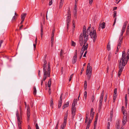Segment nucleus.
Returning <instances> with one entry per match:
<instances>
[{"label":"nucleus","instance_id":"nucleus-1","mask_svg":"<svg viewBox=\"0 0 129 129\" xmlns=\"http://www.w3.org/2000/svg\"><path fill=\"white\" fill-rule=\"evenodd\" d=\"M129 59V57L128 56H126L125 51L122 52V55L121 58L119 61V70L118 72V76L121 75L122 72L124 68V67L126 64Z\"/></svg>","mask_w":129,"mask_h":129},{"label":"nucleus","instance_id":"nucleus-2","mask_svg":"<svg viewBox=\"0 0 129 129\" xmlns=\"http://www.w3.org/2000/svg\"><path fill=\"white\" fill-rule=\"evenodd\" d=\"M86 30H83V33H81L79 38V42L81 46L84 44H85L88 39V36L86 35Z\"/></svg>","mask_w":129,"mask_h":129},{"label":"nucleus","instance_id":"nucleus-3","mask_svg":"<svg viewBox=\"0 0 129 129\" xmlns=\"http://www.w3.org/2000/svg\"><path fill=\"white\" fill-rule=\"evenodd\" d=\"M47 72H44V77L43 81H44L47 78V76L48 77H49L50 73V62L48 64Z\"/></svg>","mask_w":129,"mask_h":129},{"label":"nucleus","instance_id":"nucleus-4","mask_svg":"<svg viewBox=\"0 0 129 129\" xmlns=\"http://www.w3.org/2000/svg\"><path fill=\"white\" fill-rule=\"evenodd\" d=\"M92 67L90 66V64L88 63L87 64V67L86 69V75H88V78L89 79L91 74Z\"/></svg>","mask_w":129,"mask_h":129},{"label":"nucleus","instance_id":"nucleus-5","mask_svg":"<svg viewBox=\"0 0 129 129\" xmlns=\"http://www.w3.org/2000/svg\"><path fill=\"white\" fill-rule=\"evenodd\" d=\"M90 36L91 38H92L93 41L94 42L95 41L96 39L97 38V35L96 31L95 30H93V31L90 32Z\"/></svg>","mask_w":129,"mask_h":129},{"label":"nucleus","instance_id":"nucleus-6","mask_svg":"<svg viewBox=\"0 0 129 129\" xmlns=\"http://www.w3.org/2000/svg\"><path fill=\"white\" fill-rule=\"evenodd\" d=\"M16 116L17 117V120L18 123V127L19 129H22L21 127V122L22 121H21V120L22 119L21 116L20 117L18 113V111H17L16 112Z\"/></svg>","mask_w":129,"mask_h":129},{"label":"nucleus","instance_id":"nucleus-7","mask_svg":"<svg viewBox=\"0 0 129 129\" xmlns=\"http://www.w3.org/2000/svg\"><path fill=\"white\" fill-rule=\"evenodd\" d=\"M85 44L86 45L85 46V44H84V45L82 47L80 53V56L79 57L80 59H81L84 51L87 50V49L88 44L87 43Z\"/></svg>","mask_w":129,"mask_h":129},{"label":"nucleus","instance_id":"nucleus-8","mask_svg":"<svg viewBox=\"0 0 129 129\" xmlns=\"http://www.w3.org/2000/svg\"><path fill=\"white\" fill-rule=\"evenodd\" d=\"M120 38L121 37H120L119 38V40L118 41V44L117 45V49L116 51V52H117V53H116V52H115V54H116L117 53V52H118V49H119L120 48L121 46V43H122V38L121 39H120Z\"/></svg>","mask_w":129,"mask_h":129},{"label":"nucleus","instance_id":"nucleus-9","mask_svg":"<svg viewBox=\"0 0 129 129\" xmlns=\"http://www.w3.org/2000/svg\"><path fill=\"white\" fill-rule=\"evenodd\" d=\"M27 120H29L30 119L29 117L30 115V108L28 105L27 106Z\"/></svg>","mask_w":129,"mask_h":129},{"label":"nucleus","instance_id":"nucleus-10","mask_svg":"<svg viewBox=\"0 0 129 129\" xmlns=\"http://www.w3.org/2000/svg\"><path fill=\"white\" fill-rule=\"evenodd\" d=\"M71 16H67V18L66 23L67 29H68L69 24L70 23L71 20Z\"/></svg>","mask_w":129,"mask_h":129},{"label":"nucleus","instance_id":"nucleus-11","mask_svg":"<svg viewBox=\"0 0 129 129\" xmlns=\"http://www.w3.org/2000/svg\"><path fill=\"white\" fill-rule=\"evenodd\" d=\"M113 13H114V14H113V17L114 18H115L114 19V23L113 24V26H114L115 25V24L116 23V17L117 16V12L116 11H114L113 12Z\"/></svg>","mask_w":129,"mask_h":129},{"label":"nucleus","instance_id":"nucleus-12","mask_svg":"<svg viewBox=\"0 0 129 129\" xmlns=\"http://www.w3.org/2000/svg\"><path fill=\"white\" fill-rule=\"evenodd\" d=\"M76 108H72V117L74 118L75 114Z\"/></svg>","mask_w":129,"mask_h":129},{"label":"nucleus","instance_id":"nucleus-13","mask_svg":"<svg viewBox=\"0 0 129 129\" xmlns=\"http://www.w3.org/2000/svg\"><path fill=\"white\" fill-rule=\"evenodd\" d=\"M63 53L64 51L62 49H61L60 50V51L59 53L61 59H62L63 57Z\"/></svg>","mask_w":129,"mask_h":129},{"label":"nucleus","instance_id":"nucleus-14","mask_svg":"<svg viewBox=\"0 0 129 129\" xmlns=\"http://www.w3.org/2000/svg\"><path fill=\"white\" fill-rule=\"evenodd\" d=\"M127 120V117H123V121H122V125H124L126 123Z\"/></svg>","mask_w":129,"mask_h":129},{"label":"nucleus","instance_id":"nucleus-15","mask_svg":"<svg viewBox=\"0 0 129 129\" xmlns=\"http://www.w3.org/2000/svg\"><path fill=\"white\" fill-rule=\"evenodd\" d=\"M99 27H100L102 29L104 28L105 27V23L103 22L101 24H100Z\"/></svg>","mask_w":129,"mask_h":129},{"label":"nucleus","instance_id":"nucleus-16","mask_svg":"<svg viewBox=\"0 0 129 129\" xmlns=\"http://www.w3.org/2000/svg\"><path fill=\"white\" fill-rule=\"evenodd\" d=\"M69 106V101L66 102V103L62 107V109H63L68 107Z\"/></svg>","mask_w":129,"mask_h":129},{"label":"nucleus","instance_id":"nucleus-17","mask_svg":"<svg viewBox=\"0 0 129 129\" xmlns=\"http://www.w3.org/2000/svg\"><path fill=\"white\" fill-rule=\"evenodd\" d=\"M47 64H43V72H47Z\"/></svg>","mask_w":129,"mask_h":129},{"label":"nucleus","instance_id":"nucleus-18","mask_svg":"<svg viewBox=\"0 0 129 129\" xmlns=\"http://www.w3.org/2000/svg\"><path fill=\"white\" fill-rule=\"evenodd\" d=\"M123 112V117H127L126 115V110H124L122 111Z\"/></svg>","mask_w":129,"mask_h":129},{"label":"nucleus","instance_id":"nucleus-19","mask_svg":"<svg viewBox=\"0 0 129 129\" xmlns=\"http://www.w3.org/2000/svg\"><path fill=\"white\" fill-rule=\"evenodd\" d=\"M26 15V13H22L21 15V19H23L24 20L25 18Z\"/></svg>","mask_w":129,"mask_h":129},{"label":"nucleus","instance_id":"nucleus-20","mask_svg":"<svg viewBox=\"0 0 129 129\" xmlns=\"http://www.w3.org/2000/svg\"><path fill=\"white\" fill-rule=\"evenodd\" d=\"M127 94H126L125 95V106L126 107L127 105Z\"/></svg>","mask_w":129,"mask_h":129},{"label":"nucleus","instance_id":"nucleus-21","mask_svg":"<svg viewBox=\"0 0 129 129\" xmlns=\"http://www.w3.org/2000/svg\"><path fill=\"white\" fill-rule=\"evenodd\" d=\"M100 102V104H99V109H98V111L99 112H100L101 109V106L102 105V102Z\"/></svg>","mask_w":129,"mask_h":129},{"label":"nucleus","instance_id":"nucleus-22","mask_svg":"<svg viewBox=\"0 0 129 129\" xmlns=\"http://www.w3.org/2000/svg\"><path fill=\"white\" fill-rule=\"evenodd\" d=\"M51 79H50L48 82V87L49 88H50L51 86Z\"/></svg>","mask_w":129,"mask_h":129},{"label":"nucleus","instance_id":"nucleus-23","mask_svg":"<svg viewBox=\"0 0 129 129\" xmlns=\"http://www.w3.org/2000/svg\"><path fill=\"white\" fill-rule=\"evenodd\" d=\"M107 49L108 51H109L111 49L110 45V43L109 42L108 43V44H107Z\"/></svg>","mask_w":129,"mask_h":129},{"label":"nucleus","instance_id":"nucleus-24","mask_svg":"<svg viewBox=\"0 0 129 129\" xmlns=\"http://www.w3.org/2000/svg\"><path fill=\"white\" fill-rule=\"evenodd\" d=\"M94 112L90 113V116L91 117V119L92 120L93 119V117L94 116Z\"/></svg>","mask_w":129,"mask_h":129},{"label":"nucleus","instance_id":"nucleus-25","mask_svg":"<svg viewBox=\"0 0 129 129\" xmlns=\"http://www.w3.org/2000/svg\"><path fill=\"white\" fill-rule=\"evenodd\" d=\"M129 34V24H128L126 30V35H128Z\"/></svg>","mask_w":129,"mask_h":129},{"label":"nucleus","instance_id":"nucleus-26","mask_svg":"<svg viewBox=\"0 0 129 129\" xmlns=\"http://www.w3.org/2000/svg\"><path fill=\"white\" fill-rule=\"evenodd\" d=\"M33 89H34L33 94L34 95H35L36 94L37 90H36V87L35 86H34V87H33Z\"/></svg>","mask_w":129,"mask_h":129},{"label":"nucleus","instance_id":"nucleus-27","mask_svg":"<svg viewBox=\"0 0 129 129\" xmlns=\"http://www.w3.org/2000/svg\"><path fill=\"white\" fill-rule=\"evenodd\" d=\"M54 41V38H51V46L52 47L53 45V42Z\"/></svg>","mask_w":129,"mask_h":129},{"label":"nucleus","instance_id":"nucleus-28","mask_svg":"<svg viewBox=\"0 0 129 129\" xmlns=\"http://www.w3.org/2000/svg\"><path fill=\"white\" fill-rule=\"evenodd\" d=\"M50 106L51 108H53V100L52 99H51L50 102Z\"/></svg>","mask_w":129,"mask_h":129},{"label":"nucleus","instance_id":"nucleus-29","mask_svg":"<svg viewBox=\"0 0 129 129\" xmlns=\"http://www.w3.org/2000/svg\"><path fill=\"white\" fill-rule=\"evenodd\" d=\"M87 87V83L86 81H85L84 83V88L85 90H86Z\"/></svg>","mask_w":129,"mask_h":129},{"label":"nucleus","instance_id":"nucleus-30","mask_svg":"<svg viewBox=\"0 0 129 129\" xmlns=\"http://www.w3.org/2000/svg\"><path fill=\"white\" fill-rule=\"evenodd\" d=\"M112 56V54L111 53H109L108 55V60H110Z\"/></svg>","mask_w":129,"mask_h":129},{"label":"nucleus","instance_id":"nucleus-31","mask_svg":"<svg viewBox=\"0 0 129 129\" xmlns=\"http://www.w3.org/2000/svg\"><path fill=\"white\" fill-rule=\"evenodd\" d=\"M127 23V21H125L124 23L123 27H124L126 28Z\"/></svg>","mask_w":129,"mask_h":129},{"label":"nucleus","instance_id":"nucleus-32","mask_svg":"<svg viewBox=\"0 0 129 129\" xmlns=\"http://www.w3.org/2000/svg\"><path fill=\"white\" fill-rule=\"evenodd\" d=\"M71 43L72 46H73L74 47L75 46L76 43L75 42L73 41H71Z\"/></svg>","mask_w":129,"mask_h":129},{"label":"nucleus","instance_id":"nucleus-33","mask_svg":"<svg viewBox=\"0 0 129 129\" xmlns=\"http://www.w3.org/2000/svg\"><path fill=\"white\" fill-rule=\"evenodd\" d=\"M92 120L91 119H90L89 120V121L88 122V123L87 124V126L88 125L89 126H90V124L91 123V122Z\"/></svg>","mask_w":129,"mask_h":129},{"label":"nucleus","instance_id":"nucleus-34","mask_svg":"<svg viewBox=\"0 0 129 129\" xmlns=\"http://www.w3.org/2000/svg\"><path fill=\"white\" fill-rule=\"evenodd\" d=\"M77 58H73V60H72V63L73 64H74L76 63L77 61Z\"/></svg>","mask_w":129,"mask_h":129},{"label":"nucleus","instance_id":"nucleus-35","mask_svg":"<svg viewBox=\"0 0 129 129\" xmlns=\"http://www.w3.org/2000/svg\"><path fill=\"white\" fill-rule=\"evenodd\" d=\"M62 103V102L59 101V103H58V108H59L61 106V104Z\"/></svg>","mask_w":129,"mask_h":129},{"label":"nucleus","instance_id":"nucleus-36","mask_svg":"<svg viewBox=\"0 0 129 129\" xmlns=\"http://www.w3.org/2000/svg\"><path fill=\"white\" fill-rule=\"evenodd\" d=\"M62 93L60 96V99L59 100V101H60L61 102H62Z\"/></svg>","mask_w":129,"mask_h":129},{"label":"nucleus","instance_id":"nucleus-37","mask_svg":"<svg viewBox=\"0 0 129 129\" xmlns=\"http://www.w3.org/2000/svg\"><path fill=\"white\" fill-rule=\"evenodd\" d=\"M63 2H60V5L59 6V8L60 9L62 7L63 5Z\"/></svg>","mask_w":129,"mask_h":129},{"label":"nucleus","instance_id":"nucleus-38","mask_svg":"<svg viewBox=\"0 0 129 129\" xmlns=\"http://www.w3.org/2000/svg\"><path fill=\"white\" fill-rule=\"evenodd\" d=\"M94 99V95H93L91 97V101L92 102H93Z\"/></svg>","mask_w":129,"mask_h":129},{"label":"nucleus","instance_id":"nucleus-39","mask_svg":"<svg viewBox=\"0 0 129 129\" xmlns=\"http://www.w3.org/2000/svg\"><path fill=\"white\" fill-rule=\"evenodd\" d=\"M68 16H71V12L69 9L68 11Z\"/></svg>","mask_w":129,"mask_h":129},{"label":"nucleus","instance_id":"nucleus-40","mask_svg":"<svg viewBox=\"0 0 129 129\" xmlns=\"http://www.w3.org/2000/svg\"><path fill=\"white\" fill-rule=\"evenodd\" d=\"M84 96L85 97V99H86L87 96V92L86 91H85L84 92Z\"/></svg>","mask_w":129,"mask_h":129},{"label":"nucleus","instance_id":"nucleus-41","mask_svg":"<svg viewBox=\"0 0 129 129\" xmlns=\"http://www.w3.org/2000/svg\"><path fill=\"white\" fill-rule=\"evenodd\" d=\"M74 16L75 18H77V11H74Z\"/></svg>","mask_w":129,"mask_h":129},{"label":"nucleus","instance_id":"nucleus-42","mask_svg":"<svg viewBox=\"0 0 129 129\" xmlns=\"http://www.w3.org/2000/svg\"><path fill=\"white\" fill-rule=\"evenodd\" d=\"M73 74H72L70 77V78L69 79V81H71V80L72 78L73 77Z\"/></svg>","mask_w":129,"mask_h":129},{"label":"nucleus","instance_id":"nucleus-43","mask_svg":"<svg viewBox=\"0 0 129 129\" xmlns=\"http://www.w3.org/2000/svg\"><path fill=\"white\" fill-rule=\"evenodd\" d=\"M110 122H108L107 126V129H110Z\"/></svg>","mask_w":129,"mask_h":129},{"label":"nucleus","instance_id":"nucleus-44","mask_svg":"<svg viewBox=\"0 0 129 129\" xmlns=\"http://www.w3.org/2000/svg\"><path fill=\"white\" fill-rule=\"evenodd\" d=\"M90 26L88 27V28L87 29V34H88V32H89L90 31V28H91V24H90Z\"/></svg>","mask_w":129,"mask_h":129},{"label":"nucleus","instance_id":"nucleus-45","mask_svg":"<svg viewBox=\"0 0 129 129\" xmlns=\"http://www.w3.org/2000/svg\"><path fill=\"white\" fill-rule=\"evenodd\" d=\"M103 96H101V97L100 98L99 102H103Z\"/></svg>","mask_w":129,"mask_h":129},{"label":"nucleus","instance_id":"nucleus-46","mask_svg":"<svg viewBox=\"0 0 129 129\" xmlns=\"http://www.w3.org/2000/svg\"><path fill=\"white\" fill-rule=\"evenodd\" d=\"M77 99H75L74 100L72 103H74V104H75L76 102V104H77Z\"/></svg>","mask_w":129,"mask_h":129},{"label":"nucleus","instance_id":"nucleus-47","mask_svg":"<svg viewBox=\"0 0 129 129\" xmlns=\"http://www.w3.org/2000/svg\"><path fill=\"white\" fill-rule=\"evenodd\" d=\"M67 120H64V121L63 123V125H64L66 126V123H67Z\"/></svg>","mask_w":129,"mask_h":129},{"label":"nucleus","instance_id":"nucleus-48","mask_svg":"<svg viewBox=\"0 0 129 129\" xmlns=\"http://www.w3.org/2000/svg\"><path fill=\"white\" fill-rule=\"evenodd\" d=\"M96 123H97V121H96V120H95V121L94 122V128H95V127H96Z\"/></svg>","mask_w":129,"mask_h":129},{"label":"nucleus","instance_id":"nucleus-49","mask_svg":"<svg viewBox=\"0 0 129 129\" xmlns=\"http://www.w3.org/2000/svg\"><path fill=\"white\" fill-rule=\"evenodd\" d=\"M117 89L116 88L114 89V94H116L117 93Z\"/></svg>","mask_w":129,"mask_h":129},{"label":"nucleus","instance_id":"nucleus-50","mask_svg":"<svg viewBox=\"0 0 129 129\" xmlns=\"http://www.w3.org/2000/svg\"><path fill=\"white\" fill-rule=\"evenodd\" d=\"M47 62L45 59L44 60V63L43 64H47Z\"/></svg>","mask_w":129,"mask_h":129},{"label":"nucleus","instance_id":"nucleus-51","mask_svg":"<svg viewBox=\"0 0 129 129\" xmlns=\"http://www.w3.org/2000/svg\"><path fill=\"white\" fill-rule=\"evenodd\" d=\"M107 94H106L105 97L104 101L105 102L107 101Z\"/></svg>","mask_w":129,"mask_h":129},{"label":"nucleus","instance_id":"nucleus-52","mask_svg":"<svg viewBox=\"0 0 129 129\" xmlns=\"http://www.w3.org/2000/svg\"><path fill=\"white\" fill-rule=\"evenodd\" d=\"M74 11H77V6L76 5H75Z\"/></svg>","mask_w":129,"mask_h":129},{"label":"nucleus","instance_id":"nucleus-53","mask_svg":"<svg viewBox=\"0 0 129 129\" xmlns=\"http://www.w3.org/2000/svg\"><path fill=\"white\" fill-rule=\"evenodd\" d=\"M126 28L124 27H122L121 31L123 32H124Z\"/></svg>","mask_w":129,"mask_h":129},{"label":"nucleus","instance_id":"nucleus-54","mask_svg":"<svg viewBox=\"0 0 129 129\" xmlns=\"http://www.w3.org/2000/svg\"><path fill=\"white\" fill-rule=\"evenodd\" d=\"M104 90H103L102 91V93H101V96H104Z\"/></svg>","mask_w":129,"mask_h":129},{"label":"nucleus","instance_id":"nucleus-55","mask_svg":"<svg viewBox=\"0 0 129 129\" xmlns=\"http://www.w3.org/2000/svg\"><path fill=\"white\" fill-rule=\"evenodd\" d=\"M3 42V40H1L0 41V48L1 47L2 43Z\"/></svg>","mask_w":129,"mask_h":129},{"label":"nucleus","instance_id":"nucleus-56","mask_svg":"<svg viewBox=\"0 0 129 129\" xmlns=\"http://www.w3.org/2000/svg\"><path fill=\"white\" fill-rule=\"evenodd\" d=\"M77 54H74L73 58H77Z\"/></svg>","mask_w":129,"mask_h":129},{"label":"nucleus","instance_id":"nucleus-57","mask_svg":"<svg viewBox=\"0 0 129 129\" xmlns=\"http://www.w3.org/2000/svg\"><path fill=\"white\" fill-rule=\"evenodd\" d=\"M84 69L83 67L81 69V75L82 74V72L84 71Z\"/></svg>","mask_w":129,"mask_h":129},{"label":"nucleus","instance_id":"nucleus-58","mask_svg":"<svg viewBox=\"0 0 129 129\" xmlns=\"http://www.w3.org/2000/svg\"><path fill=\"white\" fill-rule=\"evenodd\" d=\"M61 74H62L63 73V67H62L61 69Z\"/></svg>","mask_w":129,"mask_h":129},{"label":"nucleus","instance_id":"nucleus-59","mask_svg":"<svg viewBox=\"0 0 129 129\" xmlns=\"http://www.w3.org/2000/svg\"><path fill=\"white\" fill-rule=\"evenodd\" d=\"M36 129H39V127L37 123H36Z\"/></svg>","mask_w":129,"mask_h":129},{"label":"nucleus","instance_id":"nucleus-60","mask_svg":"<svg viewBox=\"0 0 129 129\" xmlns=\"http://www.w3.org/2000/svg\"><path fill=\"white\" fill-rule=\"evenodd\" d=\"M65 126H66L63 125H61L60 127V129H64V127Z\"/></svg>","mask_w":129,"mask_h":129},{"label":"nucleus","instance_id":"nucleus-61","mask_svg":"<svg viewBox=\"0 0 129 129\" xmlns=\"http://www.w3.org/2000/svg\"><path fill=\"white\" fill-rule=\"evenodd\" d=\"M51 89L50 88H49V95H50L51 93Z\"/></svg>","mask_w":129,"mask_h":129},{"label":"nucleus","instance_id":"nucleus-62","mask_svg":"<svg viewBox=\"0 0 129 129\" xmlns=\"http://www.w3.org/2000/svg\"><path fill=\"white\" fill-rule=\"evenodd\" d=\"M52 0H50V2L49 3V5H52Z\"/></svg>","mask_w":129,"mask_h":129},{"label":"nucleus","instance_id":"nucleus-63","mask_svg":"<svg viewBox=\"0 0 129 129\" xmlns=\"http://www.w3.org/2000/svg\"><path fill=\"white\" fill-rule=\"evenodd\" d=\"M75 104H74V103H72V108H76V107H75Z\"/></svg>","mask_w":129,"mask_h":129},{"label":"nucleus","instance_id":"nucleus-64","mask_svg":"<svg viewBox=\"0 0 129 129\" xmlns=\"http://www.w3.org/2000/svg\"><path fill=\"white\" fill-rule=\"evenodd\" d=\"M93 0H89V4L91 5L92 3V2H93Z\"/></svg>","mask_w":129,"mask_h":129}]
</instances>
